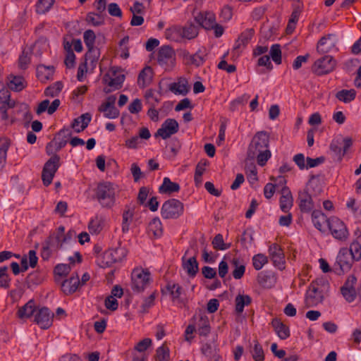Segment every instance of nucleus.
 Here are the masks:
<instances>
[{
    "mask_svg": "<svg viewBox=\"0 0 361 361\" xmlns=\"http://www.w3.org/2000/svg\"><path fill=\"white\" fill-rule=\"evenodd\" d=\"M0 113L1 115L2 120H7L8 118V109H13L16 106V102L14 100H8L6 102L1 103Z\"/></svg>",
    "mask_w": 361,
    "mask_h": 361,
    "instance_id": "obj_59",
    "label": "nucleus"
},
{
    "mask_svg": "<svg viewBox=\"0 0 361 361\" xmlns=\"http://www.w3.org/2000/svg\"><path fill=\"white\" fill-rule=\"evenodd\" d=\"M252 299L247 295H238L235 298V311L242 313L245 305L251 303Z\"/></svg>",
    "mask_w": 361,
    "mask_h": 361,
    "instance_id": "obj_43",
    "label": "nucleus"
},
{
    "mask_svg": "<svg viewBox=\"0 0 361 361\" xmlns=\"http://www.w3.org/2000/svg\"><path fill=\"white\" fill-rule=\"evenodd\" d=\"M53 318L54 314L49 309L43 307L36 312L34 321L41 329H47L52 325Z\"/></svg>",
    "mask_w": 361,
    "mask_h": 361,
    "instance_id": "obj_14",
    "label": "nucleus"
},
{
    "mask_svg": "<svg viewBox=\"0 0 361 361\" xmlns=\"http://www.w3.org/2000/svg\"><path fill=\"white\" fill-rule=\"evenodd\" d=\"M148 231L152 233L154 237H159L162 235L163 229L160 219L158 217L154 218L149 224Z\"/></svg>",
    "mask_w": 361,
    "mask_h": 361,
    "instance_id": "obj_42",
    "label": "nucleus"
},
{
    "mask_svg": "<svg viewBox=\"0 0 361 361\" xmlns=\"http://www.w3.org/2000/svg\"><path fill=\"white\" fill-rule=\"evenodd\" d=\"M86 20L87 23H91L94 26H99L104 23V18L102 13H89L87 15Z\"/></svg>",
    "mask_w": 361,
    "mask_h": 361,
    "instance_id": "obj_48",
    "label": "nucleus"
},
{
    "mask_svg": "<svg viewBox=\"0 0 361 361\" xmlns=\"http://www.w3.org/2000/svg\"><path fill=\"white\" fill-rule=\"evenodd\" d=\"M252 358L255 361H264V355L262 345L257 341H254V346L250 350Z\"/></svg>",
    "mask_w": 361,
    "mask_h": 361,
    "instance_id": "obj_45",
    "label": "nucleus"
},
{
    "mask_svg": "<svg viewBox=\"0 0 361 361\" xmlns=\"http://www.w3.org/2000/svg\"><path fill=\"white\" fill-rule=\"evenodd\" d=\"M348 251L355 262L361 259V244L358 241L354 240L350 244Z\"/></svg>",
    "mask_w": 361,
    "mask_h": 361,
    "instance_id": "obj_46",
    "label": "nucleus"
},
{
    "mask_svg": "<svg viewBox=\"0 0 361 361\" xmlns=\"http://www.w3.org/2000/svg\"><path fill=\"white\" fill-rule=\"evenodd\" d=\"M175 59V53L170 46H162L158 52L157 62L166 68Z\"/></svg>",
    "mask_w": 361,
    "mask_h": 361,
    "instance_id": "obj_15",
    "label": "nucleus"
},
{
    "mask_svg": "<svg viewBox=\"0 0 361 361\" xmlns=\"http://www.w3.org/2000/svg\"><path fill=\"white\" fill-rule=\"evenodd\" d=\"M178 129V123L175 119L167 118L157 130V133L154 134V137H161L162 139L166 140L176 133Z\"/></svg>",
    "mask_w": 361,
    "mask_h": 361,
    "instance_id": "obj_11",
    "label": "nucleus"
},
{
    "mask_svg": "<svg viewBox=\"0 0 361 361\" xmlns=\"http://www.w3.org/2000/svg\"><path fill=\"white\" fill-rule=\"evenodd\" d=\"M281 197L280 198V207L283 212H288L293 206V199L290 190L286 186L281 189Z\"/></svg>",
    "mask_w": 361,
    "mask_h": 361,
    "instance_id": "obj_26",
    "label": "nucleus"
},
{
    "mask_svg": "<svg viewBox=\"0 0 361 361\" xmlns=\"http://www.w3.org/2000/svg\"><path fill=\"white\" fill-rule=\"evenodd\" d=\"M268 262V258L263 254H257L252 257V265L256 270H260Z\"/></svg>",
    "mask_w": 361,
    "mask_h": 361,
    "instance_id": "obj_54",
    "label": "nucleus"
},
{
    "mask_svg": "<svg viewBox=\"0 0 361 361\" xmlns=\"http://www.w3.org/2000/svg\"><path fill=\"white\" fill-rule=\"evenodd\" d=\"M102 80L104 84H106L109 87V88H104V92L109 93L121 88L125 80V75L123 74H117L116 71H114L112 72V76L109 73H106Z\"/></svg>",
    "mask_w": 361,
    "mask_h": 361,
    "instance_id": "obj_12",
    "label": "nucleus"
},
{
    "mask_svg": "<svg viewBox=\"0 0 361 361\" xmlns=\"http://www.w3.org/2000/svg\"><path fill=\"white\" fill-rule=\"evenodd\" d=\"M180 190V185L177 183L172 182L169 178L165 177L163 183L159 188V191L162 194H171Z\"/></svg>",
    "mask_w": 361,
    "mask_h": 361,
    "instance_id": "obj_32",
    "label": "nucleus"
},
{
    "mask_svg": "<svg viewBox=\"0 0 361 361\" xmlns=\"http://www.w3.org/2000/svg\"><path fill=\"white\" fill-rule=\"evenodd\" d=\"M336 43V36L333 34H329L319 39L317 50L320 54H326L335 47Z\"/></svg>",
    "mask_w": 361,
    "mask_h": 361,
    "instance_id": "obj_18",
    "label": "nucleus"
},
{
    "mask_svg": "<svg viewBox=\"0 0 361 361\" xmlns=\"http://www.w3.org/2000/svg\"><path fill=\"white\" fill-rule=\"evenodd\" d=\"M35 311V305L33 300H29L18 311V315L20 319L30 317Z\"/></svg>",
    "mask_w": 361,
    "mask_h": 361,
    "instance_id": "obj_36",
    "label": "nucleus"
},
{
    "mask_svg": "<svg viewBox=\"0 0 361 361\" xmlns=\"http://www.w3.org/2000/svg\"><path fill=\"white\" fill-rule=\"evenodd\" d=\"M152 78V69L149 66H147L139 73L137 83L140 87H145L151 82Z\"/></svg>",
    "mask_w": 361,
    "mask_h": 361,
    "instance_id": "obj_34",
    "label": "nucleus"
},
{
    "mask_svg": "<svg viewBox=\"0 0 361 361\" xmlns=\"http://www.w3.org/2000/svg\"><path fill=\"white\" fill-rule=\"evenodd\" d=\"M92 119V115L90 113H85L73 119L71 123V128L75 133L83 131L89 125Z\"/></svg>",
    "mask_w": 361,
    "mask_h": 361,
    "instance_id": "obj_23",
    "label": "nucleus"
},
{
    "mask_svg": "<svg viewBox=\"0 0 361 361\" xmlns=\"http://www.w3.org/2000/svg\"><path fill=\"white\" fill-rule=\"evenodd\" d=\"M253 231L251 228H247L244 231L240 238V242L243 248L247 250L251 247L254 242Z\"/></svg>",
    "mask_w": 361,
    "mask_h": 361,
    "instance_id": "obj_41",
    "label": "nucleus"
},
{
    "mask_svg": "<svg viewBox=\"0 0 361 361\" xmlns=\"http://www.w3.org/2000/svg\"><path fill=\"white\" fill-rule=\"evenodd\" d=\"M352 145L353 140L351 137H347L343 139H335L330 144V150L338 161H341Z\"/></svg>",
    "mask_w": 361,
    "mask_h": 361,
    "instance_id": "obj_10",
    "label": "nucleus"
},
{
    "mask_svg": "<svg viewBox=\"0 0 361 361\" xmlns=\"http://www.w3.org/2000/svg\"><path fill=\"white\" fill-rule=\"evenodd\" d=\"M328 227L333 237L340 241H345L349 233L345 224L338 217L333 216L328 219Z\"/></svg>",
    "mask_w": 361,
    "mask_h": 361,
    "instance_id": "obj_8",
    "label": "nucleus"
},
{
    "mask_svg": "<svg viewBox=\"0 0 361 361\" xmlns=\"http://www.w3.org/2000/svg\"><path fill=\"white\" fill-rule=\"evenodd\" d=\"M183 268L190 277H195L199 270V264L196 259V256L185 259V256L182 258Z\"/></svg>",
    "mask_w": 361,
    "mask_h": 361,
    "instance_id": "obj_25",
    "label": "nucleus"
},
{
    "mask_svg": "<svg viewBox=\"0 0 361 361\" xmlns=\"http://www.w3.org/2000/svg\"><path fill=\"white\" fill-rule=\"evenodd\" d=\"M184 205L178 200L170 199L164 202L161 208V214L164 219H178L183 214Z\"/></svg>",
    "mask_w": 361,
    "mask_h": 361,
    "instance_id": "obj_4",
    "label": "nucleus"
},
{
    "mask_svg": "<svg viewBox=\"0 0 361 361\" xmlns=\"http://www.w3.org/2000/svg\"><path fill=\"white\" fill-rule=\"evenodd\" d=\"M270 56L274 62L278 65L281 63V50L279 44H274L270 49Z\"/></svg>",
    "mask_w": 361,
    "mask_h": 361,
    "instance_id": "obj_53",
    "label": "nucleus"
},
{
    "mask_svg": "<svg viewBox=\"0 0 361 361\" xmlns=\"http://www.w3.org/2000/svg\"><path fill=\"white\" fill-rule=\"evenodd\" d=\"M7 85L11 90L20 92L25 87L26 82L22 76L10 75L8 77Z\"/></svg>",
    "mask_w": 361,
    "mask_h": 361,
    "instance_id": "obj_29",
    "label": "nucleus"
},
{
    "mask_svg": "<svg viewBox=\"0 0 361 361\" xmlns=\"http://www.w3.org/2000/svg\"><path fill=\"white\" fill-rule=\"evenodd\" d=\"M269 256L275 267L282 270L285 268L284 254L280 247L274 244L269 249Z\"/></svg>",
    "mask_w": 361,
    "mask_h": 361,
    "instance_id": "obj_16",
    "label": "nucleus"
},
{
    "mask_svg": "<svg viewBox=\"0 0 361 361\" xmlns=\"http://www.w3.org/2000/svg\"><path fill=\"white\" fill-rule=\"evenodd\" d=\"M54 73V67L53 66L39 65L37 67V77L43 82L51 79Z\"/></svg>",
    "mask_w": 361,
    "mask_h": 361,
    "instance_id": "obj_31",
    "label": "nucleus"
},
{
    "mask_svg": "<svg viewBox=\"0 0 361 361\" xmlns=\"http://www.w3.org/2000/svg\"><path fill=\"white\" fill-rule=\"evenodd\" d=\"M80 284L79 276L78 274H75V276L73 275L62 282L61 290L66 295L72 294L76 291Z\"/></svg>",
    "mask_w": 361,
    "mask_h": 361,
    "instance_id": "obj_24",
    "label": "nucleus"
},
{
    "mask_svg": "<svg viewBox=\"0 0 361 361\" xmlns=\"http://www.w3.org/2000/svg\"><path fill=\"white\" fill-rule=\"evenodd\" d=\"M96 39V35L93 30H87L85 31L83 34V39L84 42L87 48V49H92L94 48V42Z\"/></svg>",
    "mask_w": 361,
    "mask_h": 361,
    "instance_id": "obj_51",
    "label": "nucleus"
},
{
    "mask_svg": "<svg viewBox=\"0 0 361 361\" xmlns=\"http://www.w3.org/2000/svg\"><path fill=\"white\" fill-rule=\"evenodd\" d=\"M195 21L198 26H201L206 30H211L214 27L216 23L215 15L212 12H206L205 13H200L195 17Z\"/></svg>",
    "mask_w": 361,
    "mask_h": 361,
    "instance_id": "obj_19",
    "label": "nucleus"
},
{
    "mask_svg": "<svg viewBox=\"0 0 361 361\" xmlns=\"http://www.w3.org/2000/svg\"><path fill=\"white\" fill-rule=\"evenodd\" d=\"M312 221L319 231H322V225L325 221L328 222L326 216L319 210H314L312 213Z\"/></svg>",
    "mask_w": 361,
    "mask_h": 361,
    "instance_id": "obj_40",
    "label": "nucleus"
},
{
    "mask_svg": "<svg viewBox=\"0 0 361 361\" xmlns=\"http://www.w3.org/2000/svg\"><path fill=\"white\" fill-rule=\"evenodd\" d=\"M231 265L234 267V269L232 272V275L234 279H241L245 271V263L242 259L239 257H234L231 260Z\"/></svg>",
    "mask_w": 361,
    "mask_h": 361,
    "instance_id": "obj_35",
    "label": "nucleus"
},
{
    "mask_svg": "<svg viewBox=\"0 0 361 361\" xmlns=\"http://www.w3.org/2000/svg\"><path fill=\"white\" fill-rule=\"evenodd\" d=\"M117 187L110 182L99 183L95 189V198L102 207L111 208L116 201Z\"/></svg>",
    "mask_w": 361,
    "mask_h": 361,
    "instance_id": "obj_2",
    "label": "nucleus"
},
{
    "mask_svg": "<svg viewBox=\"0 0 361 361\" xmlns=\"http://www.w3.org/2000/svg\"><path fill=\"white\" fill-rule=\"evenodd\" d=\"M271 325L276 334L281 339L285 340L290 336L288 326L284 324L280 319L274 318L271 321Z\"/></svg>",
    "mask_w": 361,
    "mask_h": 361,
    "instance_id": "obj_28",
    "label": "nucleus"
},
{
    "mask_svg": "<svg viewBox=\"0 0 361 361\" xmlns=\"http://www.w3.org/2000/svg\"><path fill=\"white\" fill-rule=\"evenodd\" d=\"M206 54L204 51L198 50L195 54H190L188 51H184L183 56L187 64L200 66L205 61Z\"/></svg>",
    "mask_w": 361,
    "mask_h": 361,
    "instance_id": "obj_21",
    "label": "nucleus"
},
{
    "mask_svg": "<svg viewBox=\"0 0 361 361\" xmlns=\"http://www.w3.org/2000/svg\"><path fill=\"white\" fill-rule=\"evenodd\" d=\"M134 207L130 206H126L122 215V231L127 233L129 231L130 225L133 221L134 216Z\"/></svg>",
    "mask_w": 361,
    "mask_h": 361,
    "instance_id": "obj_33",
    "label": "nucleus"
},
{
    "mask_svg": "<svg viewBox=\"0 0 361 361\" xmlns=\"http://www.w3.org/2000/svg\"><path fill=\"white\" fill-rule=\"evenodd\" d=\"M303 190L313 197H317L323 192L322 183L317 176L313 175L310 178Z\"/></svg>",
    "mask_w": 361,
    "mask_h": 361,
    "instance_id": "obj_20",
    "label": "nucleus"
},
{
    "mask_svg": "<svg viewBox=\"0 0 361 361\" xmlns=\"http://www.w3.org/2000/svg\"><path fill=\"white\" fill-rule=\"evenodd\" d=\"M60 166L59 156L51 157L44 164L42 173V179L45 186H48L51 183L53 178Z\"/></svg>",
    "mask_w": 361,
    "mask_h": 361,
    "instance_id": "obj_7",
    "label": "nucleus"
},
{
    "mask_svg": "<svg viewBox=\"0 0 361 361\" xmlns=\"http://www.w3.org/2000/svg\"><path fill=\"white\" fill-rule=\"evenodd\" d=\"M11 279L8 274V267H0V287L8 288L10 286Z\"/></svg>",
    "mask_w": 361,
    "mask_h": 361,
    "instance_id": "obj_52",
    "label": "nucleus"
},
{
    "mask_svg": "<svg viewBox=\"0 0 361 361\" xmlns=\"http://www.w3.org/2000/svg\"><path fill=\"white\" fill-rule=\"evenodd\" d=\"M336 61L330 55H325L314 61L312 71L317 75H324L332 72L336 66Z\"/></svg>",
    "mask_w": 361,
    "mask_h": 361,
    "instance_id": "obj_6",
    "label": "nucleus"
},
{
    "mask_svg": "<svg viewBox=\"0 0 361 361\" xmlns=\"http://www.w3.org/2000/svg\"><path fill=\"white\" fill-rule=\"evenodd\" d=\"M313 197L312 195L305 190H301L298 192V205L302 212L309 213L312 211L314 207Z\"/></svg>",
    "mask_w": 361,
    "mask_h": 361,
    "instance_id": "obj_17",
    "label": "nucleus"
},
{
    "mask_svg": "<svg viewBox=\"0 0 361 361\" xmlns=\"http://www.w3.org/2000/svg\"><path fill=\"white\" fill-rule=\"evenodd\" d=\"M88 228L91 233H99L102 229V219L98 218L97 216L92 219L89 223Z\"/></svg>",
    "mask_w": 361,
    "mask_h": 361,
    "instance_id": "obj_56",
    "label": "nucleus"
},
{
    "mask_svg": "<svg viewBox=\"0 0 361 361\" xmlns=\"http://www.w3.org/2000/svg\"><path fill=\"white\" fill-rule=\"evenodd\" d=\"M202 353L211 360L217 361L219 358V355L217 354V346L213 343H205L202 347Z\"/></svg>",
    "mask_w": 361,
    "mask_h": 361,
    "instance_id": "obj_37",
    "label": "nucleus"
},
{
    "mask_svg": "<svg viewBox=\"0 0 361 361\" xmlns=\"http://www.w3.org/2000/svg\"><path fill=\"white\" fill-rule=\"evenodd\" d=\"M356 97V91L353 89L342 90L338 91L336 97L341 102L344 103H350L353 101Z\"/></svg>",
    "mask_w": 361,
    "mask_h": 361,
    "instance_id": "obj_38",
    "label": "nucleus"
},
{
    "mask_svg": "<svg viewBox=\"0 0 361 361\" xmlns=\"http://www.w3.org/2000/svg\"><path fill=\"white\" fill-rule=\"evenodd\" d=\"M54 0H38L36 4V11L39 14L47 12L53 6Z\"/></svg>",
    "mask_w": 361,
    "mask_h": 361,
    "instance_id": "obj_47",
    "label": "nucleus"
},
{
    "mask_svg": "<svg viewBox=\"0 0 361 361\" xmlns=\"http://www.w3.org/2000/svg\"><path fill=\"white\" fill-rule=\"evenodd\" d=\"M198 30V25L192 23H188L183 27L182 36L188 39H194L197 36Z\"/></svg>",
    "mask_w": 361,
    "mask_h": 361,
    "instance_id": "obj_39",
    "label": "nucleus"
},
{
    "mask_svg": "<svg viewBox=\"0 0 361 361\" xmlns=\"http://www.w3.org/2000/svg\"><path fill=\"white\" fill-rule=\"evenodd\" d=\"M269 135L266 131L257 132L252 139L247 149L250 159H257V164L263 166L271 157L269 149Z\"/></svg>",
    "mask_w": 361,
    "mask_h": 361,
    "instance_id": "obj_1",
    "label": "nucleus"
},
{
    "mask_svg": "<svg viewBox=\"0 0 361 361\" xmlns=\"http://www.w3.org/2000/svg\"><path fill=\"white\" fill-rule=\"evenodd\" d=\"M41 281V278L39 277V274L36 272L28 274L25 281L28 288H30L33 285H38Z\"/></svg>",
    "mask_w": 361,
    "mask_h": 361,
    "instance_id": "obj_64",
    "label": "nucleus"
},
{
    "mask_svg": "<svg viewBox=\"0 0 361 361\" xmlns=\"http://www.w3.org/2000/svg\"><path fill=\"white\" fill-rule=\"evenodd\" d=\"M354 262L355 261L349 253L348 249L343 247L338 253L335 266H338L341 272H348L352 268Z\"/></svg>",
    "mask_w": 361,
    "mask_h": 361,
    "instance_id": "obj_13",
    "label": "nucleus"
},
{
    "mask_svg": "<svg viewBox=\"0 0 361 361\" xmlns=\"http://www.w3.org/2000/svg\"><path fill=\"white\" fill-rule=\"evenodd\" d=\"M71 270V267L69 264H57L54 268V273L60 276H67Z\"/></svg>",
    "mask_w": 361,
    "mask_h": 361,
    "instance_id": "obj_62",
    "label": "nucleus"
},
{
    "mask_svg": "<svg viewBox=\"0 0 361 361\" xmlns=\"http://www.w3.org/2000/svg\"><path fill=\"white\" fill-rule=\"evenodd\" d=\"M100 56L99 49L94 47L92 49H88L85 54L86 61H90L93 66H95Z\"/></svg>",
    "mask_w": 361,
    "mask_h": 361,
    "instance_id": "obj_60",
    "label": "nucleus"
},
{
    "mask_svg": "<svg viewBox=\"0 0 361 361\" xmlns=\"http://www.w3.org/2000/svg\"><path fill=\"white\" fill-rule=\"evenodd\" d=\"M197 332L200 336H206L210 332V326L207 319L201 317L198 323Z\"/></svg>",
    "mask_w": 361,
    "mask_h": 361,
    "instance_id": "obj_58",
    "label": "nucleus"
},
{
    "mask_svg": "<svg viewBox=\"0 0 361 361\" xmlns=\"http://www.w3.org/2000/svg\"><path fill=\"white\" fill-rule=\"evenodd\" d=\"M213 247L217 250H226L231 247L224 241L223 235L220 233L215 235L212 243Z\"/></svg>",
    "mask_w": 361,
    "mask_h": 361,
    "instance_id": "obj_49",
    "label": "nucleus"
},
{
    "mask_svg": "<svg viewBox=\"0 0 361 361\" xmlns=\"http://www.w3.org/2000/svg\"><path fill=\"white\" fill-rule=\"evenodd\" d=\"M10 143L8 140L0 142V171H1L6 165L7 152Z\"/></svg>",
    "mask_w": 361,
    "mask_h": 361,
    "instance_id": "obj_44",
    "label": "nucleus"
},
{
    "mask_svg": "<svg viewBox=\"0 0 361 361\" xmlns=\"http://www.w3.org/2000/svg\"><path fill=\"white\" fill-rule=\"evenodd\" d=\"M169 90L175 94L185 95L189 91L188 80L183 78H179L178 82L170 84Z\"/></svg>",
    "mask_w": 361,
    "mask_h": 361,
    "instance_id": "obj_30",
    "label": "nucleus"
},
{
    "mask_svg": "<svg viewBox=\"0 0 361 361\" xmlns=\"http://www.w3.org/2000/svg\"><path fill=\"white\" fill-rule=\"evenodd\" d=\"M51 240H52V238L51 237H49L42 244L41 257L44 260H47L51 256V252L50 250V247L52 245Z\"/></svg>",
    "mask_w": 361,
    "mask_h": 361,
    "instance_id": "obj_61",
    "label": "nucleus"
},
{
    "mask_svg": "<svg viewBox=\"0 0 361 361\" xmlns=\"http://www.w3.org/2000/svg\"><path fill=\"white\" fill-rule=\"evenodd\" d=\"M63 88V84L61 82H56L53 85L46 88L44 94L47 97H54L57 96Z\"/></svg>",
    "mask_w": 361,
    "mask_h": 361,
    "instance_id": "obj_55",
    "label": "nucleus"
},
{
    "mask_svg": "<svg viewBox=\"0 0 361 361\" xmlns=\"http://www.w3.org/2000/svg\"><path fill=\"white\" fill-rule=\"evenodd\" d=\"M318 286L317 281H312L306 292L305 302L307 307H315L324 300L322 291L318 288Z\"/></svg>",
    "mask_w": 361,
    "mask_h": 361,
    "instance_id": "obj_9",
    "label": "nucleus"
},
{
    "mask_svg": "<svg viewBox=\"0 0 361 361\" xmlns=\"http://www.w3.org/2000/svg\"><path fill=\"white\" fill-rule=\"evenodd\" d=\"M170 357L169 349L165 345L159 347L156 350V361H169Z\"/></svg>",
    "mask_w": 361,
    "mask_h": 361,
    "instance_id": "obj_50",
    "label": "nucleus"
},
{
    "mask_svg": "<svg viewBox=\"0 0 361 361\" xmlns=\"http://www.w3.org/2000/svg\"><path fill=\"white\" fill-rule=\"evenodd\" d=\"M253 35L254 30L248 29L242 32L238 39H239V42L243 44V47H245L252 39Z\"/></svg>",
    "mask_w": 361,
    "mask_h": 361,
    "instance_id": "obj_63",
    "label": "nucleus"
},
{
    "mask_svg": "<svg viewBox=\"0 0 361 361\" xmlns=\"http://www.w3.org/2000/svg\"><path fill=\"white\" fill-rule=\"evenodd\" d=\"M99 111L104 113V116L107 118H116L119 116V111L115 106L106 107L99 106Z\"/></svg>",
    "mask_w": 361,
    "mask_h": 361,
    "instance_id": "obj_57",
    "label": "nucleus"
},
{
    "mask_svg": "<svg viewBox=\"0 0 361 361\" xmlns=\"http://www.w3.org/2000/svg\"><path fill=\"white\" fill-rule=\"evenodd\" d=\"M161 293L163 294L169 293L171 297L172 301L173 302H180V295L183 293V288L178 283L173 282H168L166 286L161 288Z\"/></svg>",
    "mask_w": 361,
    "mask_h": 361,
    "instance_id": "obj_22",
    "label": "nucleus"
},
{
    "mask_svg": "<svg viewBox=\"0 0 361 361\" xmlns=\"http://www.w3.org/2000/svg\"><path fill=\"white\" fill-rule=\"evenodd\" d=\"M131 281L133 290L141 293L150 283V272L147 269L135 268L131 274Z\"/></svg>",
    "mask_w": 361,
    "mask_h": 361,
    "instance_id": "obj_3",
    "label": "nucleus"
},
{
    "mask_svg": "<svg viewBox=\"0 0 361 361\" xmlns=\"http://www.w3.org/2000/svg\"><path fill=\"white\" fill-rule=\"evenodd\" d=\"M127 255L125 247H119L116 249H109L104 252L99 265L102 268L111 267L116 262H121Z\"/></svg>",
    "mask_w": 361,
    "mask_h": 361,
    "instance_id": "obj_5",
    "label": "nucleus"
},
{
    "mask_svg": "<svg viewBox=\"0 0 361 361\" xmlns=\"http://www.w3.org/2000/svg\"><path fill=\"white\" fill-rule=\"evenodd\" d=\"M61 102L59 99H54L51 105H49V100L44 99L39 104L36 113L39 115L45 111H47L48 114L51 115L57 110Z\"/></svg>",
    "mask_w": 361,
    "mask_h": 361,
    "instance_id": "obj_27",
    "label": "nucleus"
}]
</instances>
